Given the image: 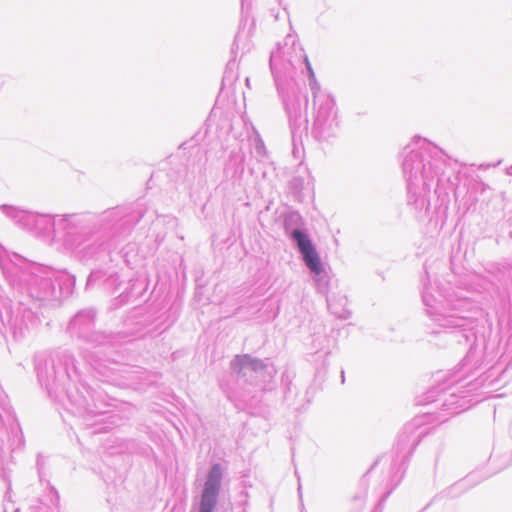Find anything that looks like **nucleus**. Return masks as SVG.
<instances>
[{
    "label": "nucleus",
    "instance_id": "f257e3e1",
    "mask_svg": "<svg viewBox=\"0 0 512 512\" xmlns=\"http://www.w3.org/2000/svg\"><path fill=\"white\" fill-rule=\"evenodd\" d=\"M221 477V467L220 465L216 464L211 468L208 474L207 481L205 482L204 490L200 501V512L214 511L217 503V496L220 489Z\"/></svg>",
    "mask_w": 512,
    "mask_h": 512
},
{
    "label": "nucleus",
    "instance_id": "f03ea898",
    "mask_svg": "<svg viewBox=\"0 0 512 512\" xmlns=\"http://www.w3.org/2000/svg\"><path fill=\"white\" fill-rule=\"evenodd\" d=\"M292 236L306 266L313 273L320 274L322 271L321 260L309 236L300 230H294Z\"/></svg>",
    "mask_w": 512,
    "mask_h": 512
},
{
    "label": "nucleus",
    "instance_id": "7ed1b4c3",
    "mask_svg": "<svg viewBox=\"0 0 512 512\" xmlns=\"http://www.w3.org/2000/svg\"><path fill=\"white\" fill-rule=\"evenodd\" d=\"M254 363L250 360L248 356H238L233 362V368L238 372H243L246 374V369L250 368Z\"/></svg>",
    "mask_w": 512,
    "mask_h": 512
}]
</instances>
